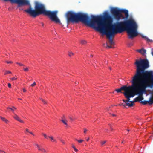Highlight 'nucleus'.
I'll return each mask as SVG.
<instances>
[{"instance_id":"f257e3e1","label":"nucleus","mask_w":153,"mask_h":153,"mask_svg":"<svg viewBox=\"0 0 153 153\" xmlns=\"http://www.w3.org/2000/svg\"><path fill=\"white\" fill-rule=\"evenodd\" d=\"M102 19L103 17L100 16L96 23L97 26L95 24L93 28L106 35L109 39V42L111 45L114 43L111 38L113 37L115 34L126 31L130 39H133L138 35V25L131 17L128 19L117 22L113 24L112 18L106 12L103 21Z\"/></svg>"},{"instance_id":"f03ea898","label":"nucleus","mask_w":153,"mask_h":153,"mask_svg":"<svg viewBox=\"0 0 153 153\" xmlns=\"http://www.w3.org/2000/svg\"><path fill=\"white\" fill-rule=\"evenodd\" d=\"M5 1H10L12 3L18 4V7L24 6H29V8L24 10V11L35 17L41 14L47 16L52 21L56 23H60V21L57 16V11L47 10L43 4L38 1L35 2V9H33L28 0H4Z\"/></svg>"},{"instance_id":"7ed1b4c3","label":"nucleus","mask_w":153,"mask_h":153,"mask_svg":"<svg viewBox=\"0 0 153 153\" xmlns=\"http://www.w3.org/2000/svg\"><path fill=\"white\" fill-rule=\"evenodd\" d=\"M137 69L134 76L135 81L146 89L153 87V73L145 71L149 67V62L146 59L137 60L135 63Z\"/></svg>"},{"instance_id":"20e7f679","label":"nucleus","mask_w":153,"mask_h":153,"mask_svg":"<svg viewBox=\"0 0 153 153\" xmlns=\"http://www.w3.org/2000/svg\"><path fill=\"white\" fill-rule=\"evenodd\" d=\"M100 16L91 15V19L90 20V18L87 14L81 12L76 13L72 11H69L67 13L66 15L68 23L70 22H77L79 21H81L93 28Z\"/></svg>"},{"instance_id":"39448f33","label":"nucleus","mask_w":153,"mask_h":153,"mask_svg":"<svg viewBox=\"0 0 153 153\" xmlns=\"http://www.w3.org/2000/svg\"><path fill=\"white\" fill-rule=\"evenodd\" d=\"M111 12L114 18L117 20H119L121 17V13H124L126 19L128 18L129 16L128 11L126 9H120L117 8H113L111 9Z\"/></svg>"},{"instance_id":"423d86ee","label":"nucleus","mask_w":153,"mask_h":153,"mask_svg":"<svg viewBox=\"0 0 153 153\" xmlns=\"http://www.w3.org/2000/svg\"><path fill=\"white\" fill-rule=\"evenodd\" d=\"M134 84V88H132V91L135 92L137 94H139V96L137 97V98L140 101H141L143 99L142 96L143 94L146 92V89L135 81Z\"/></svg>"},{"instance_id":"0eeeda50","label":"nucleus","mask_w":153,"mask_h":153,"mask_svg":"<svg viewBox=\"0 0 153 153\" xmlns=\"http://www.w3.org/2000/svg\"><path fill=\"white\" fill-rule=\"evenodd\" d=\"M135 81V79L134 77V76L132 77V80L131 81L132 85L131 86H128L127 87L126 85H124L123 86L121 87L120 88L118 89H116L115 91H116L118 93L121 92L122 90L124 91V92H123V94L124 96L126 95V93L130 92V91H132V87L134 88V82Z\"/></svg>"},{"instance_id":"6e6552de","label":"nucleus","mask_w":153,"mask_h":153,"mask_svg":"<svg viewBox=\"0 0 153 153\" xmlns=\"http://www.w3.org/2000/svg\"><path fill=\"white\" fill-rule=\"evenodd\" d=\"M137 94L134 91H131L130 92H128L126 93V95L125 96V97L127 99L126 100H123V101L125 102L126 105L128 106L127 104H130L128 102H130V98L133 97L135 95H137Z\"/></svg>"},{"instance_id":"1a4fd4ad","label":"nucleus","mask_w":153,"mask_h":153,"mask_svg":"<svg viewBox=\"0 0 153 153\" xmlns=\"http://www.w3.org/2000/svg\"><path fill=\"white\" fill-rule=\"evenodd\" d=\"M35 145L37 146L38 149L39 151H41L42 152V153H47V151L46 150L43 148L42 146H40L37 144H35Z\"/></svg>"},{"instance_id":"9d476101","label":"nucleus","mask_w":153,"mask_h":153,"mask_svg":"<svg viewBox=\"0 0 153 153\" xmlns=\"http://www.w3.org/2000/svg\"><path fill=\"white\" fill-rule=\"evenodd\" d=\"M137 101H140L137 98V97L133 101H130V102H131L130 104H128L127 103V105H128V106L129 107H131L134 105V104L135 102H137Z\"/></svg>"},{"instance_id":"9b49d317","label":"nucleus","mask_w":153,"mask_h":153,"mask_svg":"<svg viewBox=\"0 0 153 153\" xmlns=\"http://www.w3.org/2000/svg\"><path fill=\"white\" fill-rule=\"evenodd\" d=\"M13 117L17 121L19 122L20 123H24V122L23 120H21L20 118L16 114H15L13 116Z\"/></svg>"},{"instance_id":"f8f14e48","label":"nucleus","mask_w":153,"mask_h":153,"mask_svg":"<svg viewBox=\"0 0 153 153\" xmlns=\"http://www.w3.org/2000/svg\"><path fill=\"white\" fill-rule=\"evenodd\" d=\"M150 101H152L151 97L150 98L149 100V101H141V103L144 105H145L147 103H148L149 105L152 104H151V103Z\"/></svg>"},{"instance_id":"ddd939ff","label":"nucleus","mask_w":153,"mask_h":153,"mask_svg":"<svg viewBox=\"0 0 153 153\" xmlns=\"http://www.w3.org/2000/svg\"><path fill=\"white\" fill-rule=\"evenodd\" d=\"M0 118L1 119V120L3 121H4L6 123H7L9 122L8 120H7L5 118L3 117H2L0 116Z\"/></svg>"},{"instance_id":"4468645a","label":"nucleus","mask_w":153,"mask_h":153,"mask_svg":"<svg viewBox=\"0 0 153 153\" xmlns=\"http://www.w3.org/2000/svg\"><path fill=\"white\" fill-rule=\"evenodd\" d=\"M141 37L143 38H144L148 42H151L152 41V40H150L149 39L148 37L146 36H144L143 35L141 36Z\"/></svg>"},{"instance_id":"2eb2a0df","label":"nucleus","mask_w":153,"mask_h":153,"mask_svg":"<svg viewBox=\"0 0 153 153\" xmlns=\"http://www.w3.org/2000/svg\"><path fill=\"white\" fill-rule=\"evenodd\" d=\"M48 137L50 138L52 142H56V140L54 139L53 137L52 136H48Z\"/></svg>"},{"instance_id":"dca6fc26","label":"nucleus","mask_w":153,"mask_h":153,"mask_svg":"<svg viewBox=\"0 0 153 153\" xmlns=\"http://www.w3.org/2000/svg\"><path fill=\"white\" fill-rule=\"evenodd\" d=\"M146 50L145 49H143L142 50V51H141V53L142 54L144 55L146 53Z\"/></svg>"},{"instance_id":"f3484780","label":"nucleus","mask_w":153,"mask_h":153,"mask_svg":"<svg viewBox=\"0 0 153 153\" xmlns=\"http://www.w3.org/2000/svg\"><path fill=\"white\" fill-rule=\"evenodd\" d=\"M80 42L83 45H85L87 43L86 41L85 40H82Z\"/></svg>"},{"instance_id":"a211bd4d","label":"nucleus","mask_w":153,"mask_h":153,"mask_svg":"<svg viewBox=\"0 0 153 153\" xmlns=\"http://www.w3.org/2000/svg\"><path fill=\"white\" fill-rule=\"evenodd\" d=\"M69 117L70 120L71 121H73L76 119V118L72 116H69Z\"/></svg>"},{"instance_id":"6ab92c4d","label":"nucleus","mask_w":153,"mask_h":153,"mask_svg":"<svg viewBox=\"0 0 153 153\" xmlns=\"http://www.w3.org/2000/svg\"><path fill=\"white\" fill-rule=\"evenodd\" d=\"M23 70L27 72L29 70V68L28 67H26V68H23Z\"/></svg>"},{"instance_id":"aec40b11","label":"nucleus","mask_w":153,"mask_h":153,"mask_svg":"<svg viewBox=\"0 0 153 153\" xmlns=\"http://www.w3.org/2000/svg\"><path fill=\"white\" fill-rule=\"evenodd\" d=\"M61 121L65 124L67 125V120H62Z\"/></svg>"},{"instance_id":"412c9836","label":"nucleus","mask_w":153,"mask_h":153,"mask_svg":"<svg viewBox=\"0 0 153 153\" xmlns=\"http://www.w3.org/2000/svg\"><path fill=\"white\" fill-rule=\"evenodd\" d=\"M74 55V54L72 52H70L68 53V56L71 57L73 55Z\"/></svg>"},{"instance_id":"4be33fe9","label":"nucleus","mask_w":153,"mask_h":153,"mask_svg":"<svg viewBox=\"0 0 153 153\" xmlns=\"http://www.w3.org/2000/svg\"><path fill=\"white\" fill-rule=\"evenodd\" d=\"M11 72L9 71H6L4 73V75L7 74H11Z\"/></svg>"},{"instance_id":"5701e85b","label":"nucleus","mask_w":153,"mask_h":153,"mask_svg":"<svg viewBox=\"0 0 153 153\" xmlns=\"http://www.w3.org/2000/svg\"><path fill=\"white\" fill-rule=\"evenodd\" d=\"M40 100H42V101L43 102V103L44 104H47V102L46 101H45V100L44 99H43L42 98H40Z\"/></svg>"},{"instance_id":"b1692460","label":"nucleus","mask_w":153,"mask_h":153,"mask_svg":"<svg viewBox=\"0 0 153 153\" xmlns=\"http://www.w3.org/2000/svg\"><path fill=\"white\" fill-rule=\"evenodd\" d=\"M16 108L15 107L13 106L12 107V108H10V109L13 112L14 111V109H16Z\"/></svg>"},{"instance_id":"393cba45","label":"nucleus","mask_w":153,"mask_h":153,"mask_svg":"<svg viewBox=\"0 0 153 153\" xmlns=\"http://www.w3.org/2000/svg\"><path fill=\"white\" fill-rule=\"evenodd\" d=\"M106 142V141H101V143L102 145H103Z\"/></svg>"},{"instance_id":"a878e982","label":"nucleus","mask_w":153,"mask_h":153,"mask_svg":"<svg viewBox=\"0 0 153 153\" xmlns=\"http://www.w3.org/2000/svg\"><path fill=\"white\" fill-rule=\"evenodd\" d=\"M43 135L44 137L46 139H48V137L44 133L42 134Z\"/></svg>"},{"instance_id":"bb28decb","label":"nucleus","mask_w":153,"mask_h":153,"mask_svg":"<svg viewBox=\"0 0 153 153\" xmlns=\"http://www.w3.org/2000/svg\"><path fill=\"white\" fill-rule=\"evenodd\" d=\"M5 62L7 63V64H10V63H13V62L11 61H5Z\"/></svg>"},{"instance_id":"cd10ccee","label":"nucleus","mask_w":153,"mask_h":153,"mask_svg":"<svg viewBox=\"0 0 153 153\" xmlns=\"http://www.w3.org/2000/svg\"><path fill=\"white\" fill-rule=\"evenodd\" d=\"M76 140L79 143H81L83 141V140H78L77 139H76Z\"/></svg>"},{"instance_id":"c85d7f7f","label":"nucleus","mask_w":153,"mask_h":153,"mask_svg":"<svg viewBox=\"0 0 153 153\" xmlns=\"http://www.w3.org/2000/svg\"><path fill=\"white\" fill-rule=\"evenodd\" d=\"M36 85V83L35 82H34L33 84L31 85V86L32 87H33Z\"/></svg>"},{"instance_id":"c756f323","label":"nucleus","mask_w":153,"mask_h":153,"mask_svg":"<svg viewBox=\"0 0 153 153\" xmlns=\"http://www.w3.org/2000/svg\"><path fill=\"white\" fill-rule=\"evenodd\" d=\"M10 79L12 80H16L17 79V78L13 77V78H11Z\"/></svg>"},{"instance_id":"7c9ffc66","label":"nucleus","mask_w":153,"mask_h":153,"mask_svg":"<svg viewBox=\"0 0 153 153\" xmlns=\"http://www.w3.org/2000/svg\"><path fill=\"white\" fill-rule=\"evenodd\" d=\"M142 49H139V50H137V51L138 52L141 53V51H142Z\"/></svg>"},{"instance_id":"2f4dec72","label":"nucleus","mask_w":153,"mask_h":153,"mask_svg":"<svg viewBox=\"0 0 153 153\" xmlns=\"http://www.w3.org/2000/svg\"><path fill=\"white\" fill-rule=\"evenodd\" d=\"M16 63L18 65H19V66H24V65L23 64H21V63H18V62H16Z\"/></svg>"},{"instance_id":"473e14b6","label":"nucleus","mask_w":153,"mask_h":153,"mask_svg":"<svg viewBox=\"0 0 153 153\" xmlns=\"http://www.w3.org/2000/svg\"><path fill=\"white\" fill-rule=\"evenodd\" d=\"M151 99H152V101H150L151 103V104H153V96H152L151 97Z\"/></svg>"},{"instance_id":"72a5a7b5","label":"nucleus","mask_w":153,"mask_h":153,"mask_svg":"<svg viewBox=\"0 0 153 153\" xmlns=\"http://www.w3.org/2000/svg\"><path fill=\"white\" fill-rule=\"evenodd\" d=\"M106 47L107 48H112L111 46H109L108 45L107 43L106 44Z\"/></svg>"},{"instance_id":"f704fd0d","label":"nucleus","mask_w":153,"mask_h":153,"mask_svg":"<svg viewBox=\"0 0 153 153\" xmlns=\"http://www.w3.org/2000/svg\"><path fill=\"white\" fill-rule=\"evenodd\" d=\"M151 53L153 56V48H152L151 50Z\"/></svg>"},{"instance_id":"c9c22d12","label":"nucleus","mask_w":153,"mask_h":153,"mask_svg":"<svg viewBox=\"0 0 153 153\" xmlns=\"http://www.w3.org/2000/svg\"><path fill=\"white\" fill-rule=\"evenodd\" d=\"M0 153H6L4 151H3L1 150H0Z\"/></svg>"},{"instance_id":"e433bc0d","label":"nucleus","mask_w":153,"mask_h":153,"mask_svg":"<svg viewBox=\"0 0 153 153\" xmlns=\"http://www.w3.org/2000/svg\"><path fill=\"white\" fill-rule=\"evenodd\" d=\"M87 131H88V130L87 129H86L85 128L84 129V132L85 133H86V132Z\"/></svg>"},{"instance_id":"4c0bfd02","label":"nucleus","mask_w":153,"mask_h":153,"mask_svg":"<svg viewBox=\"0 0 153 153\" xmlns=\"http://www.w3.org/2000/svg\"><path fill=\"white\" fill-rule=\"evenodd\" d=\"M8 86L9 88H11V85L10 83H8Z\"/></svg>"},{"instance_id":"58836bf2","label":"nucleus","mask_w":153,"mask_h":153,"mask_svg":"<svg viewBox=\"0 0 153 153\" xmlns=\"http://www.w3.org/2000/svg\"><path fill=\"white\" fill-rule=\"evenodd\" d=\"M23 91L24 92H26V90L25 88H23L22 89Z\"/></svg>"},{"instance_id":"ea45409f","label":"nucleus","mask_w":153,"mask_h":153,"mask_svg":"<svg viewBox=\"0 0 153 153\" xmlns=\"http://www.w3.org/2000/svg\"><path fill=\"white\" fill-rule=\"evenodd\" d=\"M75 152H77L78 151V150L76 149L75 147L73 148Z\"/></svg>"},{"instance_id":"a19ab883","label":"nucleus","mask_w":153,"mask_h":153,"mask_svg":"<svg viewBox=\"0 0 153 153\" xmlns=\"http://www.w3.org/2000/svg\"><path fill=\"white\" fill-rule=\"evenodd\" d=\"M61 141L64 144L65 143V142L63 140H61Z\"/></svg>"},{"instance_id":"79ce46f5","label":"nucleus","mask_w":153,"mask_h":153,"mask_svg":"<svg viewBox=\"0 0 153 153\" xmlns=\"http://www.w3.org/2000/svg\"><path fill=\"white\" fill-rule=\"evenodd\" d=\"M29 133H30V134H32V135H33L34 136V134L32 132H29Z\"/></svg>"},{"instance_id":"37998d69","label":"nucleus","mask_w":153,"mask_h":153,"mask_svg":"<svg viewBox=\"0 0 153 153\" xmlns=\"http://www.w3.org/2000/svg\"><path fill=\"white\" fill-rule=\"evenodd\" d=\"M26 131L27 132H29V130H28V129H26Z\"/></svg>"},{"instance_id":"c03bdc74","label":"nucleus","mask_w":153,"mask_h":153,"mask_svg":"<svg viewBox=\"0 0 153 153\" xmlns=\"http://www.w3.org/2000/svg\"><path fill=\"white\" fill-rule=\"evenodd\" d=\"M72 147L74 148L75 147V146L73 145V144H72Z\"/></svg>"},{"instance_id":"a18cd8bd","label":"nucleus","mask_w":153,"mask_h":153,"mask_svg":"<svg viewBox=\"0 0 153 153\" xmlns=\"http://www.w3.org/2000/svg\"><path fill=\"white\" fill-rule=\"evenodd\" d=\"M110 128L111 131H112L113 130V129L111 127H110Z\"/></svg>"},{"instance_id":"49530a36","label":"nucleus","mask_w":153,"mask_h":153,"mask_svg":"<svg viewBox=\"0 0 153 153\" xmlns=\"http://www.w3.org/2000/svg\"><path fill=\"white\" fill-rule=\"evenodd\" d=\"M121 105L124 106H125L126 105L125 104H121Z\"/></svg>"},{"instance_id":"de8ad7c7","label":"nucleus","mask_w":153,"mask_h":153,"mask_svg":"<svg viewBox=\"0 0 153 153\" xmlns=\"http://www.w3.org/2000/svg\"><path fill=\"white\" fill-rule=\"evenodd\" d=\"M89 140V138H88L87 139H86V141H88Z\"/></svg>"},{"instance_id":"09e8293b","label":"nucleus","mask_w":153,"mask_h":153,"mask_svg":"<svg viewBox=\"0 0 153 153\" xmlns=\"http://www.w3.org/2000/svg\"><path fill=\"white\" fill-rule=\"evenodd\" d=\"M105 131H106V132H108V129H105Z\"/></svg>"},{"instance_id":"8fccbe9b","label":"nucleus","mask_w":153,"mask_h":153,"mask_svg":"<svg viewBox=\"0 0 153 153\" xmlns=\"http://www.w3.org/2000/svg\"><path fill=\"white\" fill-rule=\"evenodd\" d=\"M19 10H23V9H22V8H19Z\"/></svg>"},{"instance_id":"3c124183","label":"nucleus","mask_w":153,"mask_h":153,"mask_svg":"<svg viewBox=\"0 0 153 153\" xmlns=\"http://www.w3.org/2000/svg\"><path fill=\"white\" fill-rule=\"evenodd\" d=\"M112 115L114 116H116V115L114 114H112Z\"/></svg>"},{"instance_id":"603ef678","label":"nucleus","mask_w":153,"mask_h":153,"mask_svg":"<svg viewBox=\"0 0 153 153\" xmlns=\"http://www.w3.org/2000/svg\"><path fill=\"white\" fill-rule=\"evenodd\" d=\"M10 107H7V109H10Z\"/></svg>"},{"instance_id":"864d4df0","label":"nucleus","mask_w":153,"mask_h":153,"mask_svg":"<svg viewBox=\"0 0 153 153\" xmlns=\"http://www.w3.org/2000/svg\"><path fill=\"white\" fill-rule=\"evenodd\" d=\"M90 56H91V57H93V55H92V54H91Z\"/></svg>"},{"instance_id":"5fc2aeb1","label":"nucleus","mask_w":153,"mask_h":153,"mask_svg":"<svg viewBox=\"0 0 153 153\" xmlns=\"http://www.w3.org/2000/svg\"><path fill=\"white\" fill-rule=\"evenodd\" d=\"M109 69H110V70H111V67H109Z\"/></svg>"},{"instance_id":"6e6d98bb","label":"nucleus","mask_w":153,"mask_h":153,"mask_svg":"<svg viewBox=\"0 0 153 153\" xmlns=\"http://www.w3.org/2000/svg\"><path fill=\"white\" fill-rule=\"evenodd\" d=\"M43 25H44V24L43 23H42V25L43 26Z\"/></svg>"},{"instance_id":"4d7b16f0","label":"nucleus","mask_w":153,"mask_h":153,"mask_svg":"<svg viewBox=\"0 0 153 153\" xmlns=\"http://www.w3.org/2000/svg\"><path fill=\"white\" fill-rule=\"evenodd\" d=\"M128 131H129V130H128Z\"/></svg>"},{"instance_id":"13d9d810","label":"nucleus","mask_w":153,"mask_h":153,"mask_svg":"<svg viewBox=\"0 0 153 153\" xmlns=\"http://www.w3.org/2000/svg\"><path fill=\"white\" fill-rule=\"evenodd\" d=\"M63 117L64 118L65 117V116H63Z\"/></svg>"},{"instance_id":"bf43d9fd","label":"nucleus","mask_w":153,"mask_h":153,"mask_svg":"<svg viewBox=\"0 0 153 153\" xmlns=\"http://www.w3.org/2000/svg\"><path fill=\"white\" fill-rule=\"evenodd\" d=\"M123 141H122V143H123Z\"/></svg>"},{"instance_id":"052dcab7","label":"nucleus","mask_w":153,"mask_h":153,"mask_svg":"<svg viewBox=\"0 0 153 153\" xmlns=\"http://www.w3.org/2000/svg\"><path fill=\"white\" fill-rule=\"evenodd\" d=\"M110 125H111L110 124H109V126H110Z\"/></svg>"},{"instance_id":"680f3d73","label":"nucleus","mask_w":153,"mask_h":153,"mask_svg":"<svg viewBox=\"0 0 153 153\" xmlns=\"http://www.w3.org/2000/svg\"><path fill=\"white\" fill-rule=\"evenodd\" d=\"M119 105H120V104H119Z\"/></svg>"}]
</instances>
